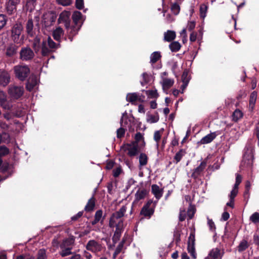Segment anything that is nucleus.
I'll return each mask as SVG.
<instances>
[{"instance_id":"c85d7f7f","label":"nucleus","mask_w":259,"mask_h":259,"mask_svg":"<svg viewBox=\"0 0 259 259\" xmlns=\"http://www.w3.org/2000/svg\"><path fill=\"white\" fill-rule=\"evenodd\" d=\"M215 133H211L202 138L200 140V143L202 144H208L211 142L216 137Z\"/></svg>"},{"instance_id":"1a4fd4ad","label":"nucleus","mask_w":259,"mask_h":259,"mask_svg":"<svg viewBox=\"0 0 259 259\" xmlns=\"http://www.w3.org/2000/svg\"><path fill=\"white\" fill-rule=\"evenodd\" d=\"M206 165L207 161L206 159H204L200 163L199 166L193 169V172L191 176V178L194 180H198L200 177L203 176L204 170Z\"/></svg>"},{"instance_id":"f8f14e48","label":"nucleus","mask_w":259,"mask_h":259,"mask_svg":"<svg viewBox=\"0 0 259 259\" xmlns=\"http://www.w3.org/2000/svg\"><path fill=\"white\" fill-rule=\"evenodd\" d=\"M10 73L4 69H0V86L5 87L10 83Z\"/></svg>"},{"instance_id":"e2e57ef3","label":"nucleus","mask_w":259,"mask_h":259,"mask_svg":"<svg viewBox=\"0 0 259 259\" xmlns=\"http://www.w3.org/2000/svg\"><path fill=\"white\" fill-rule=\"evenodd\" d=\"M207 224L209 226L210 230L211 231H215L216 228L215 224L211 219L207 218Z\"/></svg>"},{"instance_id":"0e129e2a","label":"nucleus","mask_w":259,"mask_h":259,"mask_svg":"<svg viewBox=\"0 0 259 259\" xmlns=\"http://www.w3.org/2000/svg\"><path fill=\"white\" fill-rule=\"evenodd\" d=\"M122 172V168L121 166H119L113 170V176L115 178H117Z\"/></svg>"},{"instance_id":"49530a36","label":"nucleus","mask_w":259,"mask_h":259,"mask_svg":"<svg viewBox=\"0 0 259 259\" xmlns=\"http://www.w3.org/2000/svg\"><path fill=\"white\" fill-rule=\"evenodd\" d=\"M47 255L46 249L42 248L38 250L36 259H47Z\"/></svg>"},{"instance_id":"a878e982","label":"nucleus","mask_w":259,"mask_h":259,"mask_svg":"<svg viewBox=\"0 0 259 259\" xmlns=\"http://www.w3.org/2000/svg\"><path fill=\"white\" fill-rule=\"evenodd\" d=\"M176 37V33L175 31L168 30L164 33V40L165 41L171 42Z\"/></svg>"},{"instance_id":"a18cd8bd","label":"nucleus","mask_w":259,"mask_h":259,"mask_svg":"<svg viewBox=\"0 0 259 259\" xmlns=\"http://www.w3.org/2000/svg\"><path fill=\"white\" fill-rule=\"evenodd\" d=\"M7 21V16L5 14H0V31L5 26Z\"/></svg>"},{"instance_id":"9b49d317","label":"nucleus","mask_w":259,"mask_h":259,"mask_svg":"<svg viewBox=\"0 0 259 259\" xmlns=\"http://www.w3.org/2000/svg\"><path fill=\"white\" fill-rule=\"evenodd\" d=\"M70 12L69 11H64L62 12L59 15L58 20V22L59 24H64L65 28H68L70 24Z\"/></svg>"},{"instance_id":"f03ea898","label":"nucleus","mask_w":259,"mask_h":259,"mask_svg":"<svg viewBox=\"0 0 259 259\" xmlns=\"http://www.w3.org/2000/svg\"><path fill=\"white\" fill-rule=\"evenodd\" d=\"M13 70L15 77L21 81L26 80L30 73V69L26 65H16Z\"/></svg>"},{"instance_id":"58836bf2","label":"nucleus","mask_w":259,"mask_h":259,"mask_svg":"<svg viewBox=\"0 0 259 259\" xmlns=\"http://www.w3.org/2000/svg\"><path fill=\"white\" fill-rule=\"evenodd\" d=\"M161 58L160 53L159 52H154L150 56V63L154 64L157 62Z\"/></svg>"},{"instance_id":"bb28decb","label":"nucleus","mask_w":259,"mask_h":259,"mask_svg":"<svg viewBox=\"0 0 259 259\" xmlns=\"http://www.w3.org/2000/svg\"><path fill=\"white\" fill-rule=\"evenodd\" d=\"M75 238L73 236H71L68 238L63 240L62 243L60 245V248L63 249L64 247H70V246L74 244Z\"/></svg>"},{"instance_id":"9d476101","label":"nucleus","mask_w":259,"mask_h":259,"mask_svg":"<svg viewBox=\"0 0 259 259\" xmlns=\"http://www.w3.org/2000/svg\"><path fill=\"white\" fill-rule=\"evenodd\" d=\"M23 88L17 86L10 87L8 93L12 98L13 99H19L23 94Z\"/></svg>"},{"instance_id":"c9c22d12","label":"nucleus","mask_w":259,"mask_h":259,"mask_svg":"<svg viewBox=\"0 0 259 259\" xmlns=\"http://www.w3.org/2000/svg\"><path fill=\"white\" fill-rule=\"evenodd\" d=\"M148 157L147 155L144 153H142L139 156V167L146 165L148 163Z\"/></svg>"},{"instance_id":"c03bdc74","label":"nucleus","mask_w":259,"mask_h":259,"mask_svg":"<svg viewBox=\"0 0 259 259\" xmlns=\"http://www.w3.org/2000/svg\"><path fill=\"white\" fill-rule=\"evenodd\" d=\"M208 7L204 5H201L200 7V17L202 19H204L206 17V12L207 11Z\"/></svg>"},{"instance_id":"393cba45","label":"nucleus","mask_w":259,"mask_h":259,"mask_svg":"<svg viewBox=\"0 0 259 259\" xmlns=\"http://www.w3.org/2000/svg\"><path fill=\"white\" fill-rule=\"evenodd\" d=\"M151 191L157 200L159 199L162 196V189H160L159 187L156 184H153L152 185Z\"/></svg>"},{"instance_id":"f704fd0d","label":"nucleus","mask_w":259,"mask_h":259,"mask_svg":"<svg viewBox=\"0 0 259 259\" xmlns=\"http://www.w3.org/2000/svg\"><path fill=\"white\" fill-rule=\"evenodd\" d=\"M147 194V191L146 189L138 190L135 194L136 200L138 201L140 200L143 199Z\"/></svg>"},{"instance_id":"09e8293b","label":"nucleus","mask_w":259,"mask_h":259,"mask_svg":"<svg viewBox=\"0 0 259 259\" xmlns=\"http://www.w3.org/2000/svg\"><path fill=\"white\" fill-rule=\"evenodd\" d=\"M170 9L174 15H177L180 13V7L177 3H175L171 5Z\"/></svg>"},{"instance_id":"2f4dec72","label":"nucleus","mask_w":259,"mask_h":259,"mask_svg":"<svg viewBox=\"0 0 259 259\" xmlns=\"http://www.w3.org/2000/svg\"><path fill=\"white\" fill-rule=\"evenodd\" d=\"M186 154V151L185 149H181L178 152L176 153V155L174 157V162L177 164L179 162L183 157Z\"/></svg>"},{"instance_id":"338daca9","label":"nucleus","mask_w":259,"mask_h":259,"mask_svg":"<svg viewBox=\"0 0 259 259\" xmlns=\"http://www.w3.org/2000/svg\"><path fill=\"white\" fill-rule=\"evenodd\" d=\"M142 77L143 79V81L141 82V84L142 85H144L145 84H146L149 82V77L148 74L146 72H144L142 74Z\"/></svg>"},{"instance_id":"2eb2a0df","label":"nucleus","mask_w":259,"mask_h":259,"mask_svg":"<svg viewBox=\"0 0 259 259\" xmlns=\"http://www.w3.org/2000/svg\"><path fill=\"white\" fill-rule=\"evenodd\" d=\"M105 217V214L103 216V210L102 209H99L95 212L94 219L91 223L93 226L96 225L99 222H100L101 224H103Z\"/></svg>"},{"instance_id":"13d9d810","label":"nucleus","mask_w":259,"mask_h":259,"mask_svg":"<svg viewBox=\"0 0 259 259\" xmlns=\"http://www.w3.org/2000/svg\"><path fill=\"white\" fill-rule=\"evenodd\" d=\"M246 95L247 93L246 91L244 90H241L238 92L236 96V98L238 100H240L243 98H245Z\"/></svg>"},{"instance_id":"f3484780","label":"nucleus","mask_w":259,"mask_h":259,"mask_svg":"<svg viewBox=\"0 0 259 259\" xmlns=\"http://www.w3.org/2000/svg\"><path fill=\"white\" fill-rule=\"evenodd\" d=\"M26 32L27 35L30 37H32L35 35V32L33 30L34 25L32 18H29L26 23Z\"/></svg>"},{"instance_id":"4be33fe9","label":"nucleus","mask_w":259,"mask_h":259,"mask_svg":"<svg viewBox=\"0 0 259 259\" xmlns=\"http://www.w3.org/2000/svg\"><path fill=\"white\" fill-rule=\"evenodd\" d=\"M224 254V251L221 252L218 248H213L209 253V256L211 259H221Z\"/></svg>"},{"instance_id":"cd10ccee","label":"nucleus","mask_w":259,"mask_h":259,"mask_svg":"<svg viewBox=\"0 0 259 259\" xmlns=\"http://www.w3.org/2000/svg\"><path fill=\"white\" fill-rule=\"evenodd\" d=\"M253 159V155L251 151L246 152L243 155L242 162H244L247 165L252 164Z\"/></svg>"},{"instance_id":"7c9ffc66","label":"nucleus","mask_w":259,"mask_h":259,"mask_svg":"<svg viewBox=\"0 0 259 259\" xmlns=\"http://www.w3.org/2000/svg\"><path fill=\"white\" fill-rule=\"evenodd\" d=\"M135 118L132 115L130 118H127L126 117L125 120L124 122V124H128L129 122V125H128V131L130 132H134L135 130L133 127V126L135 124Z\"/></svg>"},{"instance_id":"0eeeda50","label":"nucleus","mask_w":259,"mask_h":259,"mask_svg":"<svg viewBox=\"0 0 259 259\" xmlns=\"http://www.w3.org/2000/svg\"><path fill=\"white\" fill-rule=\"evenodd\" d=\"M19 59L23 61H29L34 57L33 51L29 47H23L19 52Z\"/></svg>"},{"instance_id":"4d7b16f0","label":"nucleus","mask_w":259,"mask_h":259,"mask_svg":"<svg viewBox=\"0 0 259 259\" xmlns=\"http://www.w3.org/2000/svg\"><path fill=\"white\" fill-rule=\"evenodd\" d=\"M195 208L194 206L190 205L188 209L187 212L188 216L189 219H192L193 218L194 214L195 213Z\"/></svg>"},{"instance_id":"aec40b11","label":"nucleus","mask_w":259,"mask_h":259,"mask_svg":"<svg viewBox=\"0 0 259 259\" xmlns=\"http://www.w3.org/2000/svg\"><path fill=\"white\" fill-rule=\"evenodd\" d=\"M96 199L94 196L93 195L92 197L89 199L86 205L84 207V210L86 212H92L94 210L95 205H96Z\"/></svg>"},{"instance_id":"39448f33","label":"nucleus","mask_w":259,"mask_h":259,"mask_svg":"<svg viewBox=\"0 0 259 259\" xmlns=\"http://www.w3.org/2000/svg\"><path fill=\"white\" fill-rule=\"evenodd\" d=\"M126 211V207L125 205H123L119 210L113 212L111 214L109 221V227L111 228H113L115 227L116 221L122 218L124 215Z\"/></svg>"},{"instance_id":"052dcab7","label":"nucleus","mask_w":259,"mask_h":259,"mask_svg":"<svg viewBox=\"0 0 259 259\" xmlns=\"http://www.w3.org/2000/svg\"><path fill=\"white\" fill-rule=\"evenodd\" d=\"M125 130H124V128L122 127L119 128L116 131L117 138L118 139H120L123 137L125 134Z\"/></svg>"},{"instance_id":"7ed1b4c3","label":"nucleus","mask_w":259,"mask_h":259,"mask_svg":"<svg viewBox=\"0 0 259 259\" xmlns=\"http://www.w3.org/2000/svg\"><path fill=\"white\" fill-rule=\"evenodd\" d=\"M60 47V42L56 44L50 36L47 40H43L41 43V55L43 56H49L53 51Z\"/></svg>"},{"instance_id":"6e6d98bb","label":"nucleus","mask_w":259,"mask_h":259,"mask_svg":"<svg viewBox=\"0 0 259 259\" xmlns=\"http://www.w3.org/2000/svg\"><path fill=\"white\" fill-rule=\"evenodd\" d=\"M189 70L187 69H185L182 75V82H185V81H188L189 82L190 77L188 76Z\"/></svg>"},{"instance_id":"de8ad7c7","label":"nucleus","mask_w":259,"mask_h":259,"mask_svg":"<svg viewBox=\"0 0 259 259\" xmlns=\"http://www.w3.org/2000/svg\"><path fill=\"white\" fill-rule=\"evenodd\" d=\"M62 249V251L60 252V254L62 257H65L72 254L71 251L72 247H64Z\"/></svg>"},{"instance_id":"72a5a7b5","label":"nucleus","mask_w":259,"mask_h":259,"mask_svg":"<svg viewBox=\"0 0 259 259\" xmlns=\"http://www.w3.org/2000/svg\"><path fill=\"white\" fill-rule=\"evenodd\" d=\"M174 83V80L167 78H163L162 82L163 90H168L170 88Z\"/></svg>"},{"instance_id":"4468645a","label":"nucleus","mask_w":259,"mask_h":259,"mask_svg":"<svg viewBox=\"0 0 259 259\" xmlns=\"http://www.w3.org/2000/svg\"><path fill=\"white\" fill-rule=\"evenodd\" d=\"M0 105L6 110H10L11 104L7 100V96L3 91H0Z\"/></svg>"},{"instance_id":"5701e85b","label":"nucleus","mask_w":259,"mask_h":259,"mask_svg":"<svg viewBox=\"0 0 259 259\" xmlns=\"http://www.w3.org/2000/svg\"><path fill=\"white\" fill-rule=\"evenodd\" d=\"M257 94L256 91L252 92L249 96V110L252 111L255 107Z\"/></svg>"},{"instance_id":"f257e3e1","label":"nucleus","mask_w":259,"mask_h":259,"mask_svg":"<svg viewBox=\"0 0 259 259\" xmlns=\"http://www.w3.org/2000/svg\"><path fill=\"white\" fill-rule=\"evenodd\" d=\"M23 27L21 22H17L12 27L11 29V38L12 40L20 45L23 41L24 36L21 35Z\"/></svg>"},{"instance_id":"e433bc0d","label":"nucleus","mask_w":259,"mask_h":259,"mask_svg":"<svg viewBox=\"0 0 259 259\" xmlns=\"http://www.w3.org/2000/svg\"><path fill=\"white\" fill-rule=\"evenodd\" d=\"M81 16L82 14L81 12L77 11H74L72 16L73 24H74L75 25H79L78 24V21L80 20Z\"/></svg>"},{"instance_id":"8fccbe9b","label":"nucleus","mask_w":259,"mask_h":259,"mask_svg":"<svg viewBox=\"0 0 259 259\" xmlns=\"http://www.w3.org/2000/svg\"><path fill=\"white\" fill-rule=\"evenodd\" d=\"M10 153V150L6 146H0V157H2L8 155Z\"/></svg>"},{"instance_id":"774afa93","label":"nucleus","mask_w":259,"mask_h":259,"mask_svg":"<svg viewBox=\"0 0 259 259\" xmlns=\"http://www.w3.org/2000/svg\"><path fill=\"white\" fill-rule=\"evenodd\" d=\"M114 164H115L114 161H113V160H108L107 161L105 168L106 169H108V170L111 169L113 167Z\"/></svg>"},{"instance_id":"dca6fc26","label":"nucleus","mask_w":259,"mask_h":259,"mask_svg":"<svg viewBox=\"0 0 259 259\" xmlns=\"http://www.w3.org/2000/svg\"><path fill=\"white\" fill-rule=\"evenodd\" d=\"M86 249L92 252H96L100 250L101 245L95 240H91L88 242Z\"/></svg>"},{"instance_id":"4c0bfd02","label":"nucleus","mask_w":259,"mask_h":259,"mask_svg":"<svg viewBox=\"0 0 259 259\" xmlns=\"http://www.w3.org/2000/svg\"><path fill=\"white\" fill-rule=\"evenodd\" d=\"M169 48L172 52H177L180 50L181 45L178 41H175L169 45Z\"/></svg>"},{"instance_id":"ddd939ff","label":"nucleus","mask_w":259,"mask_h":259,"mask_svg":"<svg viewBox=\"0 0 259 259\" xmlns=\"http://www.w3.org/2000/svg\"><path fill=\"white\" fill-rule=\"evenodd\" d=\"M81 26V25H75L74 24L70 26V24L68 28H65L68 35V38L70 41L73 40V37L78 33Z\"/></svg>"},{"instance_id":"a19ab883","label":"nucleus","mask_w":259,"mask_h":259,"mask_svg":"<svg viewBox=\"0 0 259 259\" xmlns=\"http://www.w3.org/2000/svg\"><path fill=\"white\" fill-rule=\"evenodd\" d=\"M123 230L121 229H116L114 232L113 236L112 237V241L114 244L116 243L120 239L121 233Z\"/></svg>"},{"instance_id":"b1692460","label":"nucleus","mask_w":259,"mask_h":259,"mask_svg":"<svg viewBox=\"0 0 259 259\" xmlns=\"http://www.w3.org/2000/svg\"><path fill=\"white\" fill-rule=\"evenodd\" d=\"M41 38V36L38 35L33 39L32 48L36 53H37L39 51L40 48L41 49V45H40Z\"/></svg>"},{"instance_id":"603ef678","label":"nucleus","mask_w":259,"mask_h":259,"mask_svg":"<svg viewBox=\"0 0 259 259\" xmlns=\"http://www.w3.org/2000/svg\"><path fill=\"white\" fill-rule=\"evenodd\" d=\"M187 250L192 257L195 259L196 258L197 254L195 252V245H190L189 244L187 246Z\"/></svg>"},{"instance_id":"20e7f679","label":"nucleus","mask_w":259,"mask_h":259,"mask_svg":"<svg viewBox=\"0 0 259 259\" xmlns=\"http://www.w3.org/2000/svg\"><path fill=\"white\" fill-rule=\"evenodd\" d=\"M157 202V201H153L152 199L148 200L141 208L140 214L147 219H150L155 212Z\"/></svg>"},{"instance_id":"6ab92c4d","label":"nucleus","mask_w":259,"mask_h":259,"mask_svg":"<svg viewBox=\"0 0 259 259\" xmlns=\"http://www.w3.org/2000/svg\"><path fill=\"white\" fill-rule=\"evenodd\" d=\"M64 31L63 29L60 27H58L53 31L52 36L55 40L60 42L61 38L64 35Z\"/></svg>"},{"instance_id":"423d86ee","label":"nucleus","mask_w":259,"mask_h":259,"mask_svg":"<svg viewBox=\"0 0 259 259\" xmlns=\"http://www.w3.org/2000/svg\"><path fill=\"white\" fill-rule=\"evenodd\" d=\"M21 0H7L5 4V12L11 16L17 11V7L20 4Z\"/></svg>"},{"instance_id":"79ce46f5","label":"nucleus","mask_w":259,"mask_h":259,"mask_svg":"<svg viewBox=\"0 0 259 259\" xmlns=\"http://www.w3.org/2000/svg\"><path fill=\"white\" fill-rule=\"evenodd\" d=\"M164 131L163 128L161 129L159 131H156L154 133L153 139L156 142V145L157 147L159 146V142L161 138V135Z\"/></svg>"},{"instance_id":"6e6552de","label":"nucleus","mask_w":259,"mask_h":259,"mask_svg":"<svg viewBox=\"0 0 259 259\" xmlns=\"http://www.w3.org/2000/svg\"><path fill=\"white\" fill-rule=\"evenodd\" d=\"M18 44L10 42L5 46V55L7 58H13L15 57L18 53L19 46Z\"/></svg>"},{"instance_id":"ea45409f","label":"nucleus","mask_w":259,"mask_h":259,"mask_svg":"<svg viewBox=\"0 0 259 259\" xmlns=\"http://www.w3.org/2000/svg\"><path fill=\"white\" fill-rule=\"evenodd\" d=\"M243 114L242 111L239 109H237L233 112L232 114V120L235 122H237L239 119L243 117Z\"/></svg>"},{"instance_id":"a211bd4d","label":"nucleus","mask_w":259,"mask_h":259,"mask_svg":"<svg viewBox=\"0 0 259 259\" xmlns=\"http://www.w3.org/2000/svg\"><path fill=\"white\" fill-rule=\"evenodd\" d=\"M126 100L127 102L134 104L136 101H139L140 102H143V99L141 98L140 94L136 93H128L127 94L126 97Z\"/></svg>"},{"instance_id":"412c9836","label":"nucleus","mask_w":259,"mask_h":259,"mask_svg":"<svg viewBox=\"0 0 259 259\" xmlns=\"http://www.w3.org/2000/svg\"><path fill=\"white\" fill-rule=\"evenodd\" d=\"M127 146H130V148H127V155L130 157H134L139 154L140 150L138 145L132 143V145L127 144Z\"/></svg>"},{"instance_id":"69168bd1","label":"nucleus","mask_w":259,"mask_h":259,"mask_svg":"<svg viewBox=\"0 0 259 259\" xmlns=\"http://www.w3.org/2000/svg\"><path fill=\"white\" fill-rule=\"evenodd\" d=\"M83 0H76L75 7L78 10H82L83 8Z\"/></svg>"},{"instance_id":"3c124183","label":"nucleus","mask_w":259,"mask_h":259,"mask_svg":"<svg viewBox=\"0 0 259 259\" xmlns=\"http://www.w3.org/2000/svg\"><path fill=\"white\" fill-rule=\"evenodd\" d=\"M141 141H143V142L144 144H145L143 136L141 133L138 132L136 134L135 136V141H134L132 143L138 145V143Z\"/></svg>"},{"instance_id":"680f3d73","label":"nucleus","mask_w":259,"mask_h":259,"mask_svg":"<svg viewBox=\"0 0 259 259\" xmlns=\"http://www.w3.org/2000/svg\"><path fill=\"white\" fill-rule=\"evenodd\" d=\"M56 1L59 4L63 6H69L72 3L71 0H56Z\"/></svg>"},{"instance_id":"864d4df0","label":"nucleus","mask_w":259,"mask_h":259,"mask_svg":"<svg viewBox=\"0 0 259 259\" xmlns=\"http://www.w3.org/2000/svg\"><path fill=\"white\" fill-rule=\"evenodd\" d=\"M159 120V115L158 113H156V115H148L147 121L152 123H156Z\"/></svg>"},{"instance_id":"bf43d9fd","label":"nucleus","mask_w":259,"mask_h":259,"mask_svg":"<svg viewBox=\"0 0 259 259\" xmlns=\"http://www.w3.org/2000/svg\"><path fill=\"white\" fill-rule=\"evenodd\" d=\"M195 233L194 232H191L188 238V245H195Z\"/></svg>"},{"instance_id":"473e14b6","label":"nucleus","mask_w":259,"mask_h":259,"mask_svg":"<svg viewBox=\"0 0 259 259\" xmlns=\"http://www.w3.org/2000/svg\"><path fill=\"white\" fill-rule=\"evenodd\" d=\"M249 246V244L248 241L245 239H243L240 241L238 246H237V249L238 252H242L247 249Z\"/></svg>"},{"instance_id":"37998d69","label":"nucleus","mask_w":259,"mask_h":259,"mask_svg":"<svg viewBox=\"0 0 259 259\" xmlns=\"http://www.w3.org/2000/svg\"><path fill=\"white\" fill-rule=\"evenodd\" d=\"M145 93L147 96L150 98L157 99L159 97V94L157 93L156 90H151L145 91Z\"/></svg>"},{"instance_id":"5fc2aeb1","label":"nucleus","mask_w":259,"mask_h":259,"mask_svg":"<svg viewBox=\"0 0 259 259\" xmlns=\"http://www.w3.org/2000/svg\"><path fill=\"white\" fill-rule=\"evenodd\" d=\"M250 221L254 224L259 223V213L254 212L249 218Z\"/></svg>"},{"instance_id":"c756f323","label":"nucleus","mask_w":259,"mask_h":259,"mask_svg":"<svg viewBox=\"0 0 259 259\" xmlns=\"http://www.w3.org/2000/svg\"><path fill=\"white\" fill-rule=\"evenodd\" d=\"M0 128L3 130V132L1 133L3 135L4 139L5 140H10V135L8 133H7L6 132L8 130L9 128V125L5 122H0Z\"/></svg>"}]
</instances>
